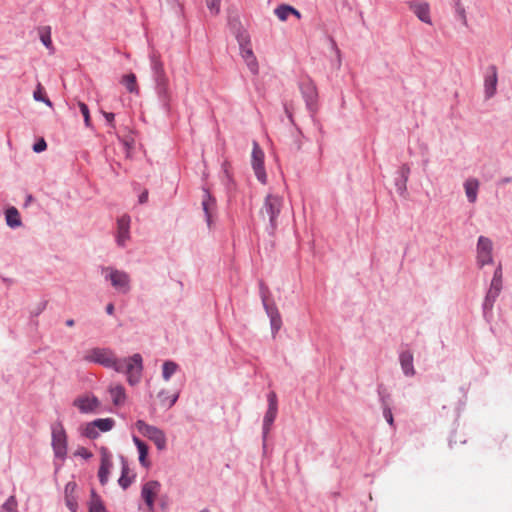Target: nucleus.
<instances>
[{
	"mask_svg": "<svg viewBox=\"0 0 512 512\" xmlns=\"http://www.w3.org/2000/svg\"><path fill=\"white\" fill-rule=\"evenodd\" d=\"M46 148H47V143L43 138L37 140L33 145V151L35 153H41V152L45 151Z\"/></svg>",
	"mask_w": 512,
	"mask_h": 512,
	"instance_id": "nucleus-38",
	"label": "nucleus"
},
{
	"mask_svg": "<svg viewBox=\"0 0 512 512\" xmlns=\"http://www.w3.org/2000/svg\"><path fill=\"white\" fill-rule=\"evenodd\" d=\"M151 67L154 73L155 89L160 93V63L156 59L155 55L151 56Z\"/></svg>",
	"mask_w": 512,
	"mask_h": 512,
	"instance_id": "nucleus-29",
	"label": "nucleus"
},
{
	"mask_svg": "<svg viewBox=\"0 0 512 512\" xmlns=\"http://www.w3.org/2000/svg\"><path fill=\"white\" fill-rule=\"evenodd\" d=\"M73 405L83 414L95 413L100 407L99 399L94 396H80L73 401Z\"/></svg>",
	"mask_w": 512,
	"mask_h": 512,
	"instance_id": "nucleus-8",
	"label": "nucleus"
},
{
	"mask_svg": "<svg viewBox=\"0 0 512 512\" xmlns=\"http://www.w3.org/2000/svg\"><path fill=\"white\" fill-rule=\"evenodd\" d=\"M508 181H509V179H503V180H501V182H500V183H501V184H504V183H506V182H508Z\"/></svg>",
	"mask_w": 512,
	"mask_h": 512,
	"instance_id": "nucleus-53",
	"label": "nucleus"
},
{
	"mask_svg": "<svg viewBox=\"0 0 512 512\" xmlns=\"http://www.w3.org/2000/svg\"><path fill=\"white\" fill-rule=\"evenodd\" d=\"M148 201V190L142 191L138 196V203L145 204Z\"/></svg>",
	"mask_w": 512,
	"mask_h": 512,
	"instance_id": "nucleus-47",
	"label": "nucleus"
},
{
	"mask_svg": "<svg viewBox=\"0 0 512 512\" xmlns=\"http://www.w3.org/2000/svg\"><path fill=\"white\" fill-rule=\"evenodd\" d=\"M239 44L241 47V55L245 60L250 71L254 74L258 73V63L256 57L253 54L252 48L249 46V40L247 36H241L239 38Z\"/></svg>",
	"mask_w": 512,
	"mask_h": 512,
	"instance_id": "nucleus-9",
	"label": "nucleus"
},
{
	"mask_svg": "<svg viewBox=\"0 0 512 512\" xmlns=\"http://www.w3.org/2000/svg\"><path fill=\"white\" fill-rule=\"evenodd\" d=\"M277 411H278V409H273V408L267 409V412H266V414L264 416V420H263L264 437H266V435L270 431L271 425L273 424V422L277 416Z\"/></svg>",
	"mask_w": 512,
	"mask_h": 512,
	"instance_id": "nucleus-24",
	"label": "nucleus"
},
{
	"mask_svg": "<svg viewBox=\"0 0 512 512\" xmlns=\"http://www.w3.org/2000/svg\"><path fill=\"white\" fill-rule=\"evenodd\" d=\"M93 426H96V429L101 432H108L110 431L114 425L115 420L113 418H98L92 421Z\"/></svg>",
	"mask_w": 512,
	"mask_h": 512,
	"instance_id": "nucleus-22",
	"label": "nucleus"
},
{
	"mask_svg": "<svg viewBox=\"0 0 512 512\" xmlns=\"http://www.w3.org/2000/svg\"><path fill=\"white\" fill-rule=\"evenodd\" d=\"M125 146L127 147V149L129 148V143L126 141L125 143Z\"/></svg>",
	"mask_w": 512,
	"mask_h": 512,
	"instance_id": "nucleus-54",
	"label": "nucleus"
},
{
	"mask_svg": "<svg viewBox=\"0 0 512 512\" xmlns=\"http://www.w3.org/2000/svg\"><path fill=\"white\" fill-rule=\"evenodd\" d=\"M122 459L121 475L118 479V484L121 488L127 489L132 484V478L128 477V466L126 465L124 457Z\"/></svg>",
	"mask_w": 512,
	"mask_h": 512,
	"instance_id": "nucleus-25",
	"label": "nucleus"
},
{
	"mask_svg": "<svg viewBox=\"0 0 512 512\" xmlns=\"http://www.w3.org/2000/svg\"><path fill=\"white\" fill-rule=\"evenodd\" d=\"M178 397H179V391L177 390L171 395V397H167L164 401H162V404H164V402L168 401V407H172L175 404V402L177 401Z\"/></svg>",
	"mask_w": 512,
	"mask_h": 512,
	"instance_id": "nucleus-43",
	"label": "nucleus"
},
{
	"mask_svg": "<svg viewBox=\"0 0 512 512\" xmlns=\"http://www.w3.org/2000/svg\"><path fill=\"white\" fill-rule=\"evenodd\" d=\"M202 207H203V211H204L205 216H206L207 224L210 227V225H211V215H212V210L215 207V201L206 192H205V195H204V197L202 199Z\"/></svg>",
	"mask_w": 512,
	"mask_h": 512,
	"instance_id": "nucleus-21",
	"label": "nucleus"
},
{
	"mask_svg": "<svg viewBox=\"0 0 512 512\" xmlns=\"http://www.w3.org/2000/svg\"><path fill=\"white\" fill-rule=\"evenodd\" d=\"M167 4L174 13L179 14L181 12V4L178 0H167Z\"/></svg>",
	"mask_w": 512,
	"mask_h": 512,
	"instance_id": "nucleus-41",
	"label": "nucleus"
},
{
	"mask_svg": "<svg viewBox=\"0 0 512 512\" xmlns=\"http://www.w3.org/2000/svg\"><path fill=\"white\" fill-rule=\"evenodd\" d=\"M105 310L107 314L112 315L114 313V305L112 303L107 304Z\"/></svg>",
	"mask_w": 512,
	"mask_h": 512,
	"instance_id": "nucleus-49",
	"label": "nucleus"
},
{
	"mask_svg": "<svg viewBox=\"0 0 512 512\" xmlns=\"http://www.w3.org/2000/svg\"><path fill=\"white\" fill-rule=\"evenodd\" d=\"M132 439H133V442H134L135 446L137 447V450L139 453L140 464L143 467H148L149 466V462L147 460L148 445L143 440H141L139 437H137L136 435H133Z\"/></svg>",
	"mask_w": 512,
	"mask_h": 512,
	"instance_id": "nucleus-18",
	"label": "nucleus"
},
{
	"mask_svg": "<svg viewBox=\"0 0 512 512\" xmlns=\"http://www.w3.org/2000/svg\"><path fill=\"white\" fill-rule=\"evenodd\" d=\"M81 435L88 439L94 440L99 437V432L96 429V426H93V422L91 421L82 427Z\"/></svg>",
	"mask_w": 512,
	"mask_h": 512,
	"instance_id": "nucleus-28",
	"label": "nucleus"
},
{
	"mask_svg": "<svg viewBox=\"0 0 512 512\" xmlns=\"http://www.w3.org/2000/svg\"><path fill=\"white\" fill-rule=\"evenodd\" d=\"M3 282L4 283H7V284H12L13 283V280L10 279V278H2Z\"/></svg>",
	"mask_w": 512,
	"mask_h": 512,
	"instance_id": "nucleus-52",
	"label": "nucleus"
},
{
	"mask_svg": "<svg viewBox=\"0 0 512 512\" xmlns=\"http://www.w3.org/2000/svg\"><path fill=\"white\" fill-rule=\"evenodd\" d=\"M75 455L76 456H80V457H82V458H84L86 460L90 459L93 456V454L88 449H86L85 447H79L76 450Z\"/></svg>",
	"mask_w": 512,
	"mask_h": 512,
	"instance_id": "nucleus-40",
	"label": "nucleus"
},
{
	"mask_svg": "<svg viewBox=\"0 0 512 512\" xmlns=\"http://www.w3.org/2000/svg\"><path fill=\"white\" fill-rule=\"evenodd\" d=\"M502 290V280L492 279L490 288L487 292L484 308L491 309L497 297L499 296Z\"/></svg>",
	"mask_w": 512,
	"mask_h": 512,
	"instance_id": "nucleus-13",
	"label": "nucleus"
},
{
	"mask_svg": "<svg viewBox=\"0 0 512 512\" xmlns=\"http://www.w3.org/2000/svg\"><path fill=\"white\" fill-rule=\"evenodd\" d=\"M0 512H17V501L14 496H10L3 503Z\"/></svg>",
	"mask_w": 512,
	"mask_h": 512,
	"instance_id": "nucleus-32",
	"label": "nucleus"
},
{
	"mask_svg": "<svg viewBox=\"0 0 512 512\" xmlns=\"http://www.w3.org/2000/svg\"><path fill=\"white\" fill-rule=\"evenodd\" d=\"M48 301L43 300L39 302L36 307L31 311L32 317H38L47 307Z\"/></svg>",
	"mask_w": 512,
	"mask_h": 512,
	"instance_id": "nucleus-37",
	"label": "nucleus"
},
{
	"mask_svg": "<svg viewBox=\"0 0 512 512\" xmlns=\"http://www.w3.org/2000/svg\"><path fill=\"white\" fill-rule=\"evenodd\" d=\"M220 2L221 0H206L207 7L214 14H217L219 12Z\"/></svg>",
	"mask_w": 512,
	"mask_h": 512,
	"instance_id": "nucleus-39",
	"label": "nucleus"
},
{
	"mask_svg": "<svg viewBox=\"0 0 512 512\" xmlns=\"http://www.w3.org/2000/svg\"><path fill=\"white\" fill-rule=\"evenodd\" d=\"M492 241L484 236H480L477 242V263L480 267L493 262Z\"/></svg>",
	"mask_w": 512,
	"mask_h": 512,
	"instance_id": "nucleus-7",
	"label": "nucleus"
},
{
	"mask_svg": "<svg viewBox=\"0 0 512 512\" xmlns=\"http://www.w3.org/2000/svg\"><path fill=\"white\" fill-rule=\"evenodd\" d=\"M401 368L406 376H414L413 354L410 351H404L399 357Z\"/></svg>",
	"mask_w": 512,
	"mask_h": 512,
	"instance_id": "nucleus-16",
	"label": "nucleus"
},
{
	"mask_svg": "<svg viewBox=\"0 0 512 512\" xmlns=\"http://www.w3.org/2000/svg\"><path fill=\"white\" fill-rule=\"evenodd\" d=\"M271 324H272L273 329H275L276 331L280 328L281 319H280L279 314H276L275 316H271Z\"/></svg>",
	"mask_w": 512,
	"mask_h": 512,
	"instance_id": "nucleus-45",
	"label": "nucleus"
},
{
	"mask_svg": "<svg viewBox=\"0 0 512 512\" xmlns=\"http://www.w3.org/2000/svg\"><path fill=\"white\" fill-rule=\"evenodd\" d=\"M110 393H111V396L113 399V403L115 405H120V404L124 403L126 395H125V389L123 386L117 385V386L111 388Z\"/></svg>",
	"mask_w": 512,
	"mask_h": 512,
	"instance_id": "nucleus-26",
	"label": "nucleus"
},
{
	"mask_svg": "<svg viewBox=\"0 0 512 512\" xmlns=\"http://www.w3.org/2000/svg\"><path fill=\"white\" fill-rule=\"evenodd\" d=\"M456 12L459 15V18L461 19L463 25L467 26V17L464 7L462 6L460 0H457L455 4Z\"/></svg>",
	"mask_w": 512,
	"mask_h": 512,
	"instance_id": "nucleus-36",
	"label": "nucleus"
},
{
	"mask_svg": "<svg viewBox=\"0 0 512 512\" xmlns=\"http://www.w3.org/2000/svg\"><path fill=\"white\" fill-rule=\"evenodd\" d=\"M383 415H384V418L386 419V421L390 424V425H393L394 423V420H393V415H392V412L389 408H385L384 411H383Z\"/></svg>",
	"mask_w": 512,
	"mask_h": 512,
	"instance_id": "nucleus-46",
	"label": "nucleus"
},
{
	"mask_svg": "<svg viewBox=\"0 0 512 512\" xmlns=\"http://www.w3.org/2000/svg\"><path fill=\"white\" fill-rule=\"evenodd\" d=\"M84 360L113 369L118 373H125L131 386L140 382L143 365L142 357L138 353L128 358L118 359L111 349L96 347L88 351Z\"/></svg>",
	"mask_w": 512,
	"mask_h": 512,
	"instance_id": "nucleus-1",
	"label": "nucleus"
},
{
	"mask_svg": "<svg viewBox=\"0 0 512 512\" xmlns=\"http://www.w3.org/2000/svg\"><path fill=\"white\" fill-rule=\"evenodd\" d=\"M5 220L7 226L12 229H16L22 225L20 213L14 206H11L5 210Z\"/></svg>",
	"mask_w": 512,
	"mask_h": 512,
	"instance_id": "nucleus-17",
	"label": "nucleus"
},
{
	"mask_svg": "<svg viewBox=\"0 0 512 512\" xmlns=\"http://www.w3.org/2000/svg\"><path fill=\"white\" fill-rule=\"evenodd\" d=\"M92 499L89 503V512H106V508L94 489H91Z\"/></svg>",
	"mask_w": 512,
	"mask_h": 512,
	"instance_id": "nucleus-23",
	"label": "nucleus"
},
{
	"mask_svg": "<svg viewBox=\"0 0 512 512\" xmlns=\"http://www.w3.org/2000/svg\"><path fill=\"white\" fill-rule=\"evenodd\" d=\"M77 484L74 481H69L65 485L64 498L67 508L71 512L78 511V497L76 495Z\"/></svg>",
	"mask_w": 512,
	"mask_h": 512,
	"instance_id": "nucleus-12",
	"label": "nucleus"
},
{
	"mask_svg": "<svg viewBox=\"0 0 512 512\" xmlns=\"http://www.w3.org/2000/svg\"><path fill=\"white\" fill-rule=\"evenodd\" d=\"M251 164L257 179L262 184H265L267 182V175L264 168V152L256 141L253 142Z\"/></svg>",
	"mask_w": 512,
	"mask_h": 512,
	"instance_id": "nucleus-5",
	"label": "nucleus"
},
{
	"mask_svg": "<svg viewBox=\"0 0 512 512\" xmlns=\"http://www.w3.org/2000/svg\"><path fill=\"white\" fill-rule=\"evenodd\" d=\"M410 8L422 22L431 23L429 5L427 3L413 2L410 4Z\"/></svg>",
	"mask_w": 512,
	"mask_h": 512,
	"instance_id": "nucleus-15",
	"label": "nucleus"
},
{
	"mask_svg": "<svg viewBox=\"0 0 512 512\" xmlns=\"http://www.w3.org/2000/svg\"><path fill=\"white\" fill-rule=\"evenodd\" d=\"M135 426L140 434L153 441L157 449L160 450V429L155 426L148 425L142 420H138Z\"/></svg>",
	"mask_w": 512,
	"mask_h": 512,
	"instance_id": "nucleus-11",
	"label": "nucleus"
},
{
	"mask_svg": "<svg viewBox=\"0 0 512 512\" xmlns=\"http://www.w3.org/2000/svg\"><path fill=\"white\" fill-rule=\"evenodd\" d=\"M33 97L35 101L43 102L47 106L52 107L51 100L45 95L41 84L39 83L36 90L33 92Z\"/></svg>",
	"mask_w": 512,
	"mask_h": 512,
	"instance_id": "nucleus-30",
	"label": "nucleus"
},
{
	"mask_svg": "<svg viewBox=\"0 0 512 512\" xmlns=\"http://www.w3.org/2000/svg\"><path fill=\"white\" fill-rule=\"evenodd\" d=\"M291 11H293V7L281 5L275 9V14L281 21H285L291 15Z\"/></svg>",
	"mask_w": 512,
	"mask_h": 512,
	"instance_id": "nucleus-31",
	"label": "nucleus"
},
{
	"mask_svg": "<svg viewBox=\"0 0 512 512\" xmlns=\"http://www.w3.org/2000/svg\"><path fill=\"white\" fill-rule=\"evenodd\" d=\"M40 40L47 49L52 47L50 27H46L45 30L40 32Z\"/></svg>",
	"mask_w": 512,
	"mask_h": 512,
	"instance_id": "nucleus-33",
	"label": "nucleus"
},
{
	"mask_svg": "<svg viewBox=\"0 0 512 512\" xmlns=\"http://www.w3.org/2000/svg\"><path fill=\"white\" fill-rule=\"evenodd\" d=\"M158 485L157 481H150L143 485L141 490V498L143 503L139 504L138 512H155V492L154 487Z\"/></svg>",
	"mask_w": 512,
	"mask_h": 512,
	"instance_id": "nucleus-6",
	"label": "nucleus"
},
{
	"mask_svg": "<svg viewBox=\"0 0 512 512\" xmlns=\"http://www.w3.org/2000/svg\"><path fill=\"white\" fill-rule=\"evenodd\" d=\"M268 408L278 409L277 396L274 392H271L268 395Z\"/></svg>",
	"mask_w": 512,
	"mask_h": 512,
	"instance_id": "nucleus-42",
	"label": "nucleus"
},
{
	"mask_svg": "<svg viewBox=\"0 0 512 512\" xmlns=\"http://www.w3.org/2000/svg\"><path fill=\"white\" fill-rule=\"evenodd\" d=\"M283 206V198L269 194L266 196L263 206L260 210V215L263 219H268L270 230L273 232L277 227V218Z\"/></svg>",
	"mask_w": 512,
	"mask_h": 512,
	"instance_id": "nucleus-2",
	"label": "nucleus"
},
{
	"mask_svg": "<svg viewBox=\"0 0 512 512\" xmlns=\"http://www.w3.org/2000/svg\"><path fill=\"white\" fill-rule=\"evenodd\" d=\"M102 113H103L104 118L106 119L107 124L110 127H114L113 122H114L115 114L112 112H105V111H103Z\"/></svg>",
	"mask_w": 512,
	"mask_h": 512,
	"instance_id": "nucleus-44",
	"label": "nucleus"
},
{
	"mask_svg": "<svg viewBox=\"0 0 512 512\" xmlns=\"http://www.w3.org/2000/svg\"><path fill=\"white\" fill-rule=\"evenodd\" d=\"M200 512H209L207 509H203Z\"/></svg>",
	"mask_w": 512,
	"mask_h": 512,
	"instance_id": "nucleus-55",
	"label": "nucleus"
},
{
	"mask_svg": "<svg viewBox=\"0 0 512 512\" xmlns=\"http://www.w3.org/2000/svg\"><path fill=\"white\" fill-rule=\"evenodd\" d=\"M493 279L502 280V266H501V264H499L498 267L496 268V270L494 272V275H493Z\"/></svg>",
	"mask_w": 512,
	"mask_h": 512,
	"instance_id": "nucleus-48",
	"label": "nucleus"
},
{
	"mask_svg": "<svg viewBox=\"0 0 512 512\" xmlns=\"http://www.w3.org/2000/svg\"><path fill=\"white\" fill-rule=\"evenodd\" d=\"M177 369V365L173 362H165L163 366V376L168 379Z\"/></svg>",
	"mask_w": 512,
	"mask_h": 512,
	"instance_id": "nucleus-35",
	"label": "nucleus"
},
{
	"mask_svg": "<svg viewBox=\"0 0 512 512\" xmlns=\"http://www.w3.org/2000/svg\"><path fill=\"white\" fill-rule=\"evenodd\" d=\"M121 83L130 93L137 92L136 76L133 73L126 74L122 77Z\"/></svg>",
	"mask_w": 512,
	"mask_h": 512,
	"instance_id": "nucleus-27",
	"label": "nucleus"
},
{
	"mask_svg": "<svg viewBox=\"0 0 512 512\" xmlns=\"http://www.w3.org/2000/svg\"><path fill=\"white\" fill-rule=\"evenodd\" d=\"M102 274L106 281L119 293L126 294L130 290V276L122 270L113 267H102Z\"/></svg>",
	"mask_w": 512,
	"mask_h": 512,
	"instance_id": "nucleus-4",
	"label": "nucleus"
},
{
	"mask_svg": "<svg viewBox=\"0 0 512 512\" xmlns=\"http://www.w3.org/2000/svg\"><path fill=\"white\" fill-rule=\"evenodd\" d=\"M65 324H66L68 327H72V326H74L75 321H74L73 319H68V320H66Z\"/></svg>",
	"mask_w": 512,
	"mask_h": 512,
	"instance_id": "nucleus-50",
	"label": "nucleus"
},
{
	"mask_svg": "<svg viewBox=\"0 0 512 512\" xmlns=\"http://www.w3.org/2000/svg\"><path fill=\"white\" fill-rule=\"evenodd\" d=\"M497 86V69L495 66H491L488 70V74L485 77V94L487 98L492 97L496 92Z\"/></svg>",
	"mask_w": 512,
	"mask_h": 512,
	"instance_id": "nucleus-14",
	"label": "nucleus"
},
{
	"mask_svg": "<svg viewBox=\"0 0 512 512\" xmlns=\"http://www.w3.org/2000/svg\"><path fill=\"white\" fill-rule=\"evenodd\" d=\"M130 216L124 214L117 219L116 242L118 246L124 247L130 237Z\"/></svg>",
	"mask_w": 512,
	"mask_h": 512,
	"instance_id": "nucleus-10",
	"label": "nucleus"
},
{
	"mask_svg": "<svg viewBox=\"0 0 512 512\" xmlns=\"http://www.w3.org/2000/svg\"><path fill=\"white\" fill-rule=\"evenodd\" d=\"M78 106H79L81 114L83 115L85 125L87 127H90L91 119H90V111H89L88 106L84 102H79Z\"/></svg>",
	"mask_w": 512,
	"mask_h": 512,
	"instance_id": "nucleus-34",
	"label": "nucleus"
},
{
	"mask_svg": "<svg viewBox=\"0 0 512 512\" xmlns=\"http://www.w3.org/2000/svg\"><path fill=\"white\" fill-rule=\"evenodd\" d=\"M51 438V446L55 458L64 460L67 456L68 440L61 421H57L51 425Z\"/></svg>",
	"mask_w": 512,
	"mask_h": 512,
	"instance_id": "nucleus-3",
	"label": "nucleus"
},
{
	"mask_svg": "<svg viewBox=\"0 0 512 512\" xmlns=\"http://www.w3.org/2000/svg\"><path fill=\"white\" fill-rule=\"evenodd\" d=\"M464 189L469 202L474 203L477 200L479 181L475 178L467 179L464 183Z\"/></svg>",
	"mask_w": 512,
	"mask_h": 512,
	"instance_id": "nucleus-19",
	"label": "nucleus"
},
{
	"mask_svg": "<svg viewBox=\"0 0 512 512\" xmlns=\"http://www.w3.org/2000/svg\"><path fill=\"white\" fill-rule=\"evenodd\" d=\"M291 14L295 15L298 19L301 18L300 12L294 8H293V11H291Z\"/></svg>",
	"mask_w": 512,
	"mask_h": 512,
	"instance_id": "nucleus-51",
	"label": "nucleus"
},
{
	"mask_svg": "<svg viewBox=\"0 0 512 512\" xmlns=\"http://www.w3.org/2000/svg\"><path fill=\"white\" fill-rule=\"evenodd\" d=\"M112 466L111 461L106 456L101 457L100 467L98 470V478L101 485H105L108 482L110 468Z\"/></svg>",
	"mask_w": 512,
	"mask_h": 512,
	"instance_id": "nucleus-20",
	"label": "nucleus"
}]
</instances>
